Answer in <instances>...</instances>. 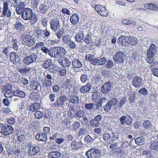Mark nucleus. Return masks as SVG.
Listing matches in <instances>:
<instances>
[{
  "label": "nucleus",
  "instance_id": "1",
  "mask_svg": "<svg viewBox=\"0 0 158 158\" xmlns=\"http://www.w3.org/2000/svg\"><path fill=\"white\" fill-rule=\"evenodd\" d=\"M56 98L55 102L52 104L54 107L56 108L63 107L69 106V101L65 95H61Z\"/></svg>",
  "mask_w": 158,
  "mask_h": 158
},
{
  "label": "nucleus",
  "instance_id": "2",
  "mask_svg": "<svg viewBox=\"0 0 158 158\" xmlns=\"http://www.w3.org/2000/svg\"><path fill=\"white\" fill-rule=\"evenodd\" d=\"M156 49V45L152 43L150 46L149 49L147 51V60L150 64L153 63L154 60V56L157 52Z\"/></svg>",
  "mask_w": 158,
  "mask_h": 158
},
{
  "label": "nucleus",
  "instance_id": "3",
  "mask_svg": "<svg viewBox=\"0 0 158 158\" xmlns=\"http://www.w3.org/2000/svg\"><path fill=\"white\" fill-rule=\"evenodd\" d=\"M29 148L27 150V153L32 156L36 155L40 151V146L33 143L31 142L27 144Z\"/></svg>",
  "mask_w": 158,
  "mask_h": 158
},
{
  "label": "nucleus",
  "instance_id": "4",
  "mask_svg": "<svg viewBox=\"0 0 158 158\" xmlns=\"http://www.w3.org/2000/svg\"><path fill=\"white\" fill-rule=\"evenodd\" d=\"M10 62L13 63V66L14 67L17 66L18 64H22L21 60L15 52H13L10 53Z\"/></svg>",
  "mask_w": 158,
  "mask_h": 158
},
{
  "label": "nucleus",
  "instance_id": "5",
  "mask_svg": "<svg viewBox=\"0 0 158 158\" xmlns=\"http://www.w3.org/2000/svg\"><path fill=\"white\" fill-rule=\"evenodd\" d=\"M22 43L24 45L30 47L35 44L34 39L31 36L26 35L23 37Z\"/></svg>",
  "mask_w": 158,
  "mask_h": 158
},
{
  "label": "nucleus",
  "instance_id": "6",
  "mask_svg": "<svg viewBox=\"0 0 158 158\" xmlns=\"http://www.w3.org/2000/svg\"><path fill=\"white\" fill-rule=\"evenodd\" d=\"M125 57V54L122 51H118L114 55L113 60L114 62L123 63L124 62Z\"/></svg>",
  "mask_w": 158,
  "mask_h": 158
},
{
  "label": "nucleus",
  "instance_id": "7",
  "mask_svg": "<svg viewBox=\"0 0 158 158\" xmlns=\"http://www.w3.org/2000/svg\"><path fill=\"white\" fill-rule=\"evenodd\" d=\"M98 149L92 148L86 152L85 155L88 158H97L98 157Z\"/></svg>",
  "mask_w": 158,
  "mask_h": 158
},
{
  "label": "nucleus",
  "instance_id": "8",
  "mask_svg": "<svg viewBox=\"0 0 158 158\" xmlns=\"http://www.w3.org/2000/svg\"><path fill=\"white\" fill-rule=\"evenodd\" d=\"M32 10L29 8H26L21 13V17L24 20H27L30 19L31 15H32Z\"/></svg>",
  "mask_w": 158,
  "mask_h": 158
},
{
  "label": "nucleus",
  "instance_id": "9",
  "mask_svg": "<svg viewBox=\"0 0 158 158\" xmlns=\"http://www.w3.org/2000/svg\"><path fill=\"white\" fill-rule=\"evenodd\" d=\"M37 58V55L33 53L25 58L23 61L24 64L27 65H29L30 64L35 62Z\"/></svg>",
  "mask_w": 158,
  "mask_h": 158
},
{
  "label": "nucleus",
  "instance_id": "10",
  "mask_svg": "<svg viewBox=\"0 0 158 158\" xmlns=\"http://www.w3.org/2000/svg\"><path fill=\"white\" fill-rule=\"evenodd\" d=\"M143 80L142 78L139 76L134 77L132 81V85L135 88H139L143 85Z\"/></svg>",
  "mask_w": 158,
  "mask_h": 158
},
{
  "label": "nucleus",
  "instance_id": "11",
  "mask_svg": "<svg viewBox=\"0 0 158 158\" xmlns=\"http://www.w3.org/2000/svg\"><path fill=\"white\" fill-rule=\"evenodd\" d=\"M121 124L123 125L125 123L126 124L130 125L131 124L133 119L129 115H127L126 117L125 115H123L120 118Z\"/></svg>",
  "mask_w": 158,
  "mask_h": 158
},
{
  "label": "nucleus",
  "instance_id": "12",
  "mask_svg": "<svg viewBox=\"0 0 158 158\" xmlns=\"http://www.w3.org/2000/svg\"><path fill=\"white\" fill-rule=\"evenodd\" d=\"M35 138L38 141H43L45 143L48 140L47 135L43 133L42 132H40L39 133H38L35 135Z\"/></svg>",
  "mask_w": 158,
  "mask_h": 158
},
{
  "label": "nucleus",
  "instance_id": "13",
  "mask_svg": "<svg viewBox=\"0 0 158 158\" xmlns=\"http://www.w3.org/2000/svg\"><path fill=\"white\" fill-rule=\"evenodd\" d=\"M11 12L10 10L8 7V3L7 2H5L3 3V12L2 15L4 16H7L8 17H10L11 16Z\"/></svg>",
  "mask_w": 158,
  "mask_h": 158
},
{
  "label": "nucleus",
  "instance_id": "14",
  "mask_svg": "<svg viewBox=\"0 0 158 158\" xmlns=\"http://www.w3.org/2000/svg\"><path fill=\"white\" fill-rule=\"evenodd\" d=\"M98 92H94L92 94V99L95 103L94 104V108L95 109L99 108V94Z\"/></svg>",
  "mask_w": 158,
  "mask_h": 158
},
{
  "label": "nucleus",
  "instance_id": "15",
  "mask_svg": "<svg viewBox=\"0 0 158 158\" xmlns=\"http://www.w3.org/2000/svg\"><path fill=\"white\" fill-rule=\"evenodd\" d=\"M50 24L51 28L53 31H55L60 27L59 21L57 19L51 20L50 22Z\"/></svg>",
  "mask_w": 158,
  "mask_h": 158
},
{
  "label": "nucleus",
  "instance_id": "16",
  "mask_svg": "<svg viewBox=\"0 0 158 158\" xmlns=\"http://www.w3.org/2000/svg\"><path fill=\"white\" fill-rule=\"evenodd\" d=\"M14 131V128L11 125H6L4 126V128L3 135L4 136L9 135L12 133Z\"/></svg>",
  "mask_w": 158,
  "mask_h": 158
},
{
  "label": "nucleus",
  "instance_id": "17",
  "mask_svg": "<svg viewBox=\"0 0 158 158\" xmlns=\"http://www.w3.org/2000/svg\"><path fill=\"white\" fill-rule=\"evenodd\" d=\"M111 83L108 81L105 83L102 87L101 91L103 93H106L109 92L111 88Z\"/></svg>",
  "mask_w": 158,
  "mask_h": 158
},
{
  "label": "nucleus",
  "instance_id": "18",
  "mask_svg": "<svg viewBox=\"0 0 158 158\" xmlns=\"http://www.w3.org/2000/svg\"><path fill=\"white\" fill-rule=\"evenodd\" d=\"M129 39L128 36L122 35L118 38L117 42L122 45H125L128 44Z\"/></svg>",
  "mask_w": 158,
  "mask_h": 158
},
{
  "label": "nucleus",
  "instance_id": "19",
  "mask_svg": "<svg viewBox=\"0 0 158 158\" xmlns=\"http://www.w3.org/2000/svg\"><path fill=\"white\" fill-rule=\"evenodd\" d=\"M91 84L89 83H87L86 85L82 86L79 90L82 93H88L91 89Z\"/></svg>",
  "mask_w": 158,
  "mask_h": 158
},
{
  "label": "nucleus",
  "instance_id": "20",
  "mask_svg": "<svg viewBox=\"0 0 158 158\" xmlns=\"http://www.w3.org/2000/svg\"><path fill=\"white\" fill-rule=\"evenodd\" d=\"M70 146L72 150H77L82 146V143L81 142H77L73 141L71 143Z\"/></svg>",
  "mask_w": 158,
  "mask_h": 158
},
{
  "label": "nucleus",
  "instance_id": "21",
  "mask_svg": "<svg viewBox=\"0 0 158 158\" xmlns=\"http://www.w3.org/2000/svg\"><path fill=\"white\" fill-rule=\"evenodd\" d=\"M25 5L24 2H20L17 5L16 11L18 15H21V12L25 10Z\"/></svg>",
  "mask_w": 158,
  "mask_h": 158
},
{
  "label": "nucleus",
  "instance_id": "22",
  "mask_svg": "<svg viewBox=\"0 0 158 158\" xmlns=\"http://www.w3.org/2000/svg\"><path fill=\"white\" fill-rule=\"evenodd\" d=\"M41 62H43L42 66L44 69H47L50 67L52 63L51 59H48L45 60H40Z\"/></svg>",
  "mask_w": 158,
  "mask_h": 158
},
{
  "label": "nucleus",
  "instance_id": "23",
  "mask_svg": "<svg viewBox=\"0 0 158 158\" xmlns=\"http://www.w3.org/2000/svg\"><path fill=\"white\" fill-rule=\"evenodd\" d=\"M48 8V7L44 3L40 4L39 6L38 11L40 13L44 14L47 12Z\"/></svg>",
  "mask_w": 158,
  "mask_h": 158
},
{
  "label": "nucleus",
  "instance_id": "24",
  "mask_svg": "<svg viewBox=\"0 0 158 158\" xmlns=\"http://www.w3.org/2000/svg\"><path fill=\"white\" fill-rule=\"evenodd\" d=\"M59 53L58 52V50L56 48V47L52 48L50 49V51L49 52V55L52 57L57 58L59 57Z\"/></svg>",
  "mask_w": 158,
  "mask_h": 158
},
{
  "label": "nucleus",
  "instance_id": "25",
  "mask_svg": "<svg viewBox=\"0 0 158 158\" xmlns=\"http://www.w3.org/2000/svg\"><path fill=\"white\" fill-rule=\"evenodd\" d=\"M79 19L78 15L77 14H75L71 17L70 20L73 25H75L78 22Z\"/></svg>",
  "mask_w": 158,
  "mask_h": 158
},
{
  "label": "nucleus",
  "instance_id": "26",
  "mask_svg": "<svg viewBox=\"0 0 158 158\" xmlns=\"http://www.w3.org/2000/svg\"><path fill=\"white\" fill-rule=\"evenodd\" d=\"M90 123L91 126L93 127H96L99 126V114L94 118V119L90 120Z\"/></svg>",
  "mask_w": 158,
  "mask_h": 158
},
{
  "label": "nucleus",
  "instance_id": "27",
  "mask_svg": "<svg viewBox=\"0 0 158 158\" xmlns=\"http://www.w3.org/2000/svg\"><path fill=\"white\" fill-rule=\"evenodd\" d=\"M40 107L41 106L40 103L37 102H34L30 106L29 110L30 111L34 112L40 109Z\"/></svg>",
  "mask_w": 158,
  "mask_h": 158
},
{
  "label": "nucleus",
  "instance_id": "28",
  "mask_svg": "<svg viewBox=\"0 0 158 158\" xmlns=\"http://www.w3.org/2000/svg\"><path fill=\"white\" fill-rule=\"evenodd\" d=\"M70 102L73 104H79V97L75 95H70Z\"/></svg>",
  "mask_w": 158,
  "mask_h": 158
},
{
  "label": "nucleus",
  "instance_id": "29",
  "mask_svg": "<svg viewBox=\"0 0 158 158\" xmlns=\"http://www.w3.org/2000/svg\"><path fill=\"white\" fill-rule=\"evenodd\" d=\"M13 93L14 96L18 97L21 98H25L26 94L23 91L20 90H17L13 91Z\"/></svg>",
  "mask_w": 158,
  "mask_h": 158
},
{
  "label": "nucleus",
  "instance_id": "30",
  "mask_svg": "<svg viewBox=\"0 0 158 158\" xmlns=\"http://www.w3.org/2000/svg\"><path fill=\"white\" fill-rule=\"evenodd\" d=\"M122 23L125 25H135L136 22L135 20H132L129 18L123 19L122 21Z\"/></svg>",
  "mask_w": 158,
  "mask_h": 158
},
{
  "label": "nucleus",
  "instance_id": "31",
  "mask_svg": "<svg viewBox=\"0 0 158 158\" xmlns=\"http://www.w3.org/2000/svg\"><path fill=\"white\" fill-rule=\"evenodd\" d=\"M93 36V35L91 33H88L85 37L83 39V41L87 44H90L92 43V37Z\"/></svg>",
  "mask_w": 158,
  "mask_h": 158
},
{
  "label": "nucleus",
  "instance_id": "32",
  "mask_svg": "<svg viewBox=\"0 0 158 158\" xmlns=\"http://www.w3.org/2000/svg\"><path fill=\"white\" fill-rule=\"evenodd\" d=\"M76 110L73 108V107L70 108V109L68 112V116L71 118L76 117Z\"/></svg>",
  "mask_w": 158,
  "mask_h": 158
},
{
  "label": "nucleus",
  "instance_id": "33",
  "mask_svg": "<svg viewBox=\"0 0 158 158\" xmlns=\"http://www.w3.org/2000/svg\"><path fill=\"white\" fill-rule=\"evenodd\" d=\"M145 6L146 8L150 10H156L158 9V7L155 4L152 3H147L145 5Z\"/></svg>",
  "mask_w": 158,
  "mask_h": 158
},
{
  "label": "nucleus",
  "instance_id": "34",
  "mask_svg": "<svg viewBox=\"0 0 158 158\" xmlns=\"http://www.w3.org/2000/svg\"><path fill=\"white\" fill-rule=\"evenodd\" d=\"M61 156V154L58 152L53 151L49 152L48 156L51 158H58Z\"/></svg>",
  "mask_w": 158,
  "mask_h": 158
},
{
  "label": "nucleus",
  "instance_id": "35",
  "mask_svg": "<svg viewBox=\"0 0 158 158\" xmlns=\"http://www.w3.org/2000/svg\"><path fill=\"white\" fill-rule=\"evenodd\" d=\"M84 34L83 32L80 33L75 36V39L76 41L79 43H82L83 39H84Z\"/></svg>",
  "mask_w": 158,
  "mask_h": 158
},
{
  "label": "nucleus",
  "instance_id": "36",
  "mask_svg": "<svg viewBox=\"0 0 158 158\" xmlns=\"http://www.w3.org/2000/svg\"><path fill=\"white\" fill-rule=\"evenodd\" d=\"M72 65L75 68H80L82 66L81 62L78 60H75L72 62Z\"/></svg>",
  "mask_w": 158,
  "mask_h": 158
},
{
  "label": "nucleus",
  "instance_id": "37",
  "mask_svg": "<svg viewBox=\"0 0 158 158\" xmlns=\"http://www.w3.org/2000/svg\"><path fill=\"white\" fill-rule=\"evenodd\" d=\"M149 148L152 150H156L158 149V141H151Z\"/></svg>",
  "mask_w": 158,
  "mask_h": 158
},
{
  "label": "nucleus",
  "instance_id": "38",
  "mask_svg": "<svg viewBox=\"0 0 158 158\" xmlns=\"http://www.w3.org/2000/svg\"><path fill=\"white\" fill-rule=\"evenodd\" d=\"M56 48L59 53V57H61L65 55L66 51L63 48L56 47Z\"/></svg>",
  "mask_w": 158,
  "mask_h": 158
},
{
  "label": "nucleus",
  "instance_id": "39",
  "mask_svg": "<svg viewBox=\"0 0 158 158\" xmlns=\"http://www.w3.org/2000/svg\"><path fill=\"white\" fill-rule=\"evenodd\" d=\"M156 62H154L153 63V64L151 66V70L152 74L156 77H158V69L154 67L153 64H155Z\"/></svg>",
  "mask_w": 158,
  "mask_h": 158
},
{
  "label": "nucleus",
  "instance_id": "40",
  "mask_svg": "<svg viewBox=\"0 0 158 158\" xmlns=\"http://www.w3.org/2000/svg\"><path fill=\"white\" fill-rule=\"evenodd\" d=\"M108 12L106 10V9L105 7L102 6L100 8V10H99V15L103 16H108Z\"/></svg>",
  "mask_w": 158,
  "mask_h": 158
},
{
  "label": "nucleus",
  "instance_id": "41",
  "mask_svg": "<svg viewBox=\"0 0 158 158\" xmlns=\"http://www.w3.org/2000/svg\"><path fill=\"white\" fill-rule=\"evenodd\" d=\"M128 44H130L131 45H135L136 44L138 43L137 39L132 36L128 37Z\"/></svg>",
  "mask_w": 158,
  "mask_h": 158
},
{
  "label": "nucleus",
  "instance_id": "42",
  "mask_svg": "<svg viewBox=\"0 0 158 158\" xmlns=\"http://www.w3.org/2000/svg\"><path fill=\"white\" fill-rule=\"evenodd\" d=\"M130 59L131 62H134L137 61L138 60V58L137 52H135L133 53Z\"/></svg>",
  "mask_w": 158,
  "mask_h": 158
},
{
  "label": "nucleus",
  "instance_id": "43",
  "mask_svg": "<svg viewBox=\"0 0 158 158\" xmlns=\"http://www.w3.org/2000/svg\"><path fill=\"white\" fill-rule=\"evenodd\" d=\"M43 116L44 118L46 119H49L52 117V115L51 111L49 110H45Z\"/></svg>",
  "mask_w": 158,
  "mask_h": 158
},
{
  "label": "nucleus",
  "instance_id": "44",
  "mask_svg": "<svg viewBox=\"0 0 158 158\" xmlns=\"http://www.w3.org/2000/svg\"><path fill=\"white\" fill-rule=\"evenodd\" d=\"M48 68V70L49 72L52 73H56L58 70V67L55 65H53L52 64Z\"/></svg>",
  "mask_w": 158,
  "mask_h": 158
},
{
  "label": "nucleus",
  "instance_id": "45",
  "mask_svg": "<svg viewBox=\"0 0 158 158\" xmlns=\"http://www.w3.org/2000/svg\"><path fill=\"white\" fill-rule=\"evenodd\" d=\"M84 111L82 110L77 109L76 110V117H82L84 116Z\"/></svg>",
  "mask_w": 158,
  "mask_h": 158
},
{
  "label": "nucleus",
  "instance_id": "46",
  "mask_svg": "<svg viewBox=\"0 0 158 158\" xmlns=\"http://www.w3.org/2000/svg\"><path fill=\"white\" fill-rule=\"evenodd\" d=\"M142 126L145 129H148L151 126V122L149 120H146L143 123Z\"/></svg>",
  "mask_w": 158,
  "mask_h": 158
},
{
  "label": "nucleus",
  "instance_id": "47",
  "mask_svg": "<svg viewBox=\"0 0 158 158\" xmlns=\"http://www.w3.org/2000/svg\"><path fill=\"white\" fill-rule=\"evenodd\" d=\"M43 113L40 110H37L35 112L34 115L36 119H40L43 116Z\"/></svg>",
  "mask_w": 158,
  "mask_h": 158
},
{
  "label": "nucleus",
  "instance_id": "48",
  "mask_svg": "<svg viewBox=\"0 0 158 158\" xmlns=\"http://www.w3.org/2000/svg\"><path fill=\"white\" fill-rule=\"evenodd\" d=\"M32 14V15H31L32 16H31V18L29 19L30 20V22L31 23V25L32 24L35 23L38 20V18L35 14L33 13Z\"/></svg>",
  "mask_w": 158,
  "mask_h": 158
},
{
  "label": "nucleus",
  "instance_id": "49",
  "mask_svg": "<svg viewBox=\"0 0 158 158\" xmlns=\"http://www.w3.org/2000/svg\"><path fill=\"white\" fill-rule=\"evenodd\" d=\"M24 26L19 21H16V23L15 25V28L17 30H19L20 29L21 30H23L24 29Z\"/></svg>",
  "mask_w": 158,
  "mask_h": 158
},
{
  "label": "nucleus",
  "instance_id": "50",
  "mask_svg": "<svg viewBox=\"0 0 158 158\" xmlns=\"http://www.w3.org/2000/svg\"><path fill=\"white\" fill-rule=\"evenodd\" d=\"M63 63L65 64V65H62L63 67L66 66L69 67L71 64L70 61H69L68 58L64 57L63 58V60H62V64H63Z\"/></svg>",
  "mask_w": 158,
  "mask_h": 158
},
{
  "label": "nucleus",
  "instance_id": "51",
  "mask_svg": "<svg viewBox=\"0 0 158 158\" xmlns=\"http://www.w3.org/2000/svg\"><path fill=\"white\" fill-rule=\"evenodd\" d=\"M5 97L6 98L12 97L14 95L13 92L11 89L7 90L4 94Z\"/></svg>",
  "mask_w": 158,
  "mask_h": 158
},
{
  "label": "nucleus",
  "instance_id": "52",
  "mask_svg": "<svg viewBox=\"0 0 158 158\" xmlns=\"http://www.w3.org/2000/svg\"><path fill=\"white\" fill-rule=\"evenodd\" d=\"M88 76L84 72L82 74L80 79L82 83H84L87 79L88 80Z\"/></svg>",
  "mask_w": 158,
  "mask_h": 158
},
{
  "label": "nucleus",
  "instance_id": "53",
  "mask_svg": "<svg viewBox=\"0 0 158 158\" xmlns=\"http://www.w3.org/2000/svg\"><path fill=\"white\" fill-rule=\"evenodd\" d=\"M111 105L110 102H107L105 105L104 106V110L106 112L109 111L111 108Z\"/></svg>",
  "mask_w": 158,
  "mask_h": 158
},
{
  "label": "nucleus",
  "instance_id": "54",
  "mask_svg": "<svg viewBox=\"0 0 158 158\" xmlns=\"http://www.w3.org/2000/svg\"><path fill=\"white\" fill-rule=\"evenodd\" d=\"M84 140L85 143H92L93 142V139L89 135L86 136L84 138Z\"/></svg>",
  "mask_w": 158,
  "mask_h": 158
},
{
  "label": "nucleus",
  "instance_id": "55",
  "mask_svg": "<svg viewBox=\"0 0 158 158\" xmlns=\"http://www.w3.org/2000/svg\"><path fill=\"white\" fill-rule=\"evenodd\" d=\"M60 137V135L59 134L55 133L54 134L51 135L49 137V139L50 140H53L55 139L56 140V139L57 138H59Z\"/></svg>",
  "mask_w": 158,
  "mask_h": 158
},
{
  "label": "nucleus",
  "instance_id": "56",
  "mask_svg": "<svg viewBox=\"0 0 158 158\" xmlns=\"http://www.w3.org/2000/svg\"><path fill=\"white\" fill-rule=\"evenodd\" d=\"M37 93L33 92L30 93L29 96L30 98L32 100H35L38 98L37 95Z\"/></svg>",
  "mask_w": 158,
  "mask_h": 158
},
{
  "label": "nucleus",
  "instance_id": "57",
  "mask_svg": "<svg viewBox=\"0 0 158 158\" xmlns=\"http://www.w3.org/2000/svg\"><path fill=\"white\" fill-rule=\"evenodd\" d=\"M31 69V68H30L25 67L24 69H20L19 71L21 74H24L27 73L29 72L30 71Z\"/></svg>",
  "mask_w": 158,
  "mask_h": 158
},
{
  "label": "nucleus",
  "instance_id": "58",
  "mask_svg": "<svg viewBox=\"0 0 158 158\" xmlns=\"http://www.w3.org/2000/svg\"><path fill=\"white\" fill-rule=\"evenodd\" d=\"M64 29L62 28L61 30L59 31L56 33V36L60 40L62 38L64 33Z\"/></svg>",
  "mask_w": 158,
  "mask_h": 158
},
{
  "label": "nucleus",
  "instance_id": "59",
  "mask_svg": "<svg viewBox=\"0 0 158 158\" xmlns=\"http://www.w3.org/2000/svg\"><path fill=\"white\" fill-rule=\"evenodd\" d=\"M87 131L85 128L82 127L79 130L78 132L79 135H84L87 134Z\"/></svg>",
  "mask_w": 158,
  "mask_h": 158
},
{
  "label": "nucleus",
  "instance_id": "60",
  "mask_svg": "<svg viewBox=\"0 0 158 158\" xmlns=\"http://www.w3.org/2000/svg\"><path fill=\"white\" fill-rule=\"evenodd\" d=\"M36 33L37 34V37L38 38L40 37H44V36H43V32L42 30L40 29L39 28H38L36 31Z\"/></svg>",
  "mask_w": 158,
  "mask_h": 158
},
{
  "label": "nucleus",
  "instance_id": "61",
  "mask_svg": "<svg viewBox=\"0 0 158 158\" xmlns=\"http://www.w3.org/2000/svg\"><path fill=\"white\" fill-rule=\"evenodd\" d=\"M49 98L50 102H54L56 100V97L55 94H49Z\"/></svg>",
  "mask_w": 158,
  "mask_h": 158
},
{
  "label": "nucleus",
  "instance_id": "62",
  "mask_svg": "<svg viewBox=\"0 0 158 158\" xmlns=\"http://www.w3.org/2000/svg\"><path fill=\"white\" fill-rule=\"evenodd\" d=\"M139 92L143 95H145L148 93L147 89L144 87L140 89L139 90Z\"/></svg>",
  "mask_w": 158,
  "mask_h": 158
},
{
  "label": "nucleus",
  "instance_id": "63",
  "mask_svg": "<svg viewBox=\"0 0 158 158\" xmlns=\"http://www.w3.org/2000/svg\"><path fill=\"white\" fill-rule=\"evenodd\" d=\"M50 132V128L49 127H43V133L46 135L49 134Z\"/></svg>",
  "mask_w": 158,
  "mask_h": 158
},
{
  "label": "nucleus",
  "instance_id": "64",
  "mask_svg": "<svg viewBox=\"0 0 158 158\" xmlns=\"http://www.w3.org/2000/svg\"><path fill=\"white\" fill-rule=\"evenodd\" d=\"M135 94H133L132 95H131L129 98V100L130 103H133L135 101Z\"/></svg>",
  "mask_w": 158,
  "mask_h": 158
}]
</instances>
